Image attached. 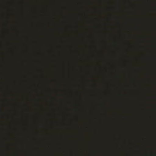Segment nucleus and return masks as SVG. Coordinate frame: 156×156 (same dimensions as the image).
Segmentation results:
<instances>
[{
    "label": "nucleus",
    "instance_id": "obj_3",
    "mask_svg": "<svg viewBox=\"0 0 156 156\" xmlns=\"http://www.w3.org/2000/svg\"><path fill=\"white\" fill-rule=\"evenodd\" d=\"M7 130L8 132H9L10 130V128H9V124H8L7 125Z\"/></svg>",
    "mask_w": 156,
    "mask_h": 156
},
{
    "label": "nucleus",
    "instance_id": "obj_5",
    "mask_svg": "<svg viewBox=\"0 0 156 156\" xmlns=\"http://www.w3.org/2000/svg\"><path fill=\"white\" fill-rule=\"evenodd\" d=\"M7 139L8 140H9V138L8 137L7 138Z\"/></svg>",
    "mask_w": 156,
    "mask_h": 156
},
{
    "label": "nucleus",
    "instance_id": "obj_2",
    "mask_svg": "<svg viewBox=\"0 0 156 156\" xmlns=\"http://www.w3.org/2000/svg\"><path fill=\"white\" fill-rule=\"evenodd\" d=\"M9 94H8L7 96V98L6 99V102H7V104L8 106H11L12 105V104L11 103V101L10 99L9 98Z\"/></svg>",
    "mask_w": 156,
    "mask_h": 156
},
{
    "label": "nucleus",
    "instance_id": "obj_4",
    "mask_svg": "<svg viewBox=\"0 0 156 156\" xmlns=\"http://www.w3.org/2000/svg\"><path fill=\"white\" fill-rule=\"evenodd\" d=\"M6 154L7 156H9V154L8 153H7Z\"/></svg>",
    "mask_w": 156,
    "mask_h": 156
},
{
    "label": "nucleus",
    "instance_id": "obj_6",
    "mask_svg": "<svg viewBox=\"0 0 156 156\" xmlns=\"http://www.w3.org/2000/svg\"><path fill=\"white\" fill-rule=\"evenodd\" d=\"M9 143H7V146H8L9 145Z\"/></svg>",
    "mask_w": 156,
    "mask_h": 156
},
{
    "label": "nucleus",
    "instance_id": "obj_1",
    "mask_svg": "<svg viewBox=\"0 0 156 156\" xmlns=\"http://www.w3.org/2000/svg\"><path fill=\"white\" fill-rule=\"evenodd\" d=\"M6 27H7V32H8H8L9 31L10 28L9 26V18L8 17L7 18V21H6Z\"/></svg>",
    "mask_w": 156,
    "mask_h": 156
},
{
    "label": "nucleus",
    "instance_id": "obj_7",
    "mask_svg": "<svg viewBox=\"0 0 156 156\" xmlns=\"http://www.w3.org/2000/svg\"><path fill=\"white\" fill-rule=\"evenodd\" d=\"M9 113H8L7 114V116L8 117H9Z\"/></svg>",
    "mask_w": 156,
    "mask_h": 156
},
{
    "label": "nucleus",
    "instance_id": "obj_8",
    "mask_svg": "<svg viewBox=\"0 0 156 156\" xmlns=\"http://www.w3.org/2000/svg\"><path fill=\"white\" fill-rule=\"evenodd\" d=\"M7 90H8V91H10V90L8 89Z\"/></svg>",
    "mask_w": 156,
    "mask_h": 156
}]
</instances>
